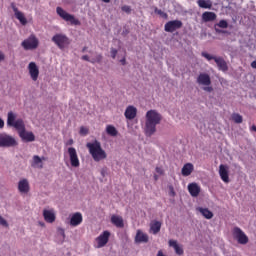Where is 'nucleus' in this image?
Wrapping results in <instances>:
<instances>
[{
  "instance_id": "obj_1",
  "label": "nucleus",
  "mask_w": 256,
  "mask_h": 256,
  "mask_svg": "<svg viewBox=\"0 0 256 256\" xmlns=\"http://www.w3.org/2000/svg\"><path fill=\"white\" fill-rule=\"evenodd\" d=\"M163 116L157 110H149L146 113L145 135L151 137L157 132V125L161 124Z\"/></svg>"
},
{
  "instance_id": "obj_2",
  "label": "nucleus",
  "mask_w": 256,
  "mask_h": 256,
  "mask_svg": "<svg viewBox=\"0 0 256 256\" xmlns=\"http://www.w3.org/2000/svg\"><path fill=\"white\" fill-rule=\"evenodd\" d=\"M86 147L92 157V159L99 163V161H104L107 159V152L104 151L103 147H101V142L95 140L94 142H88Z\"/></svg>"
},
{
  "instance_id": "obj_3",
  "label": "nucleus",
  "mask_w": 256,
  "mask_h": 256,
  "mask_svg": "<svg viewBox=\"0 0 256 256\" xmlns=\"http://www.w3.org/2000/svg\"><path fill=\"white\" fill-rule=\"evenodd\" d=\"M202 57L207 59V61H215L219 71H223L224 73L229 71V66L223 57L212 56L207 52H202Z\"/></svg>"
},
{
  "instance_id": "obj_4",
  "label": "nucleus",
  "mask_w": 256,
  "mask_h": 256,
  "mask_svg": "<svg viewBox=\"0 0 256 256\" xmlns=\"http://www.w3.org/2000/svg\"><path fill=\"white\" fill-rule=\"evenodd\" d=\"M52 42L60 49L63 51V49H67L69 45H71V40L67 35L65 34H56L52 37Z\"/></svg>"
},
{
  "instance_id": "obj_5",
  "label": "nucleus",
  "mask_w": 256,
  "mask_h": 256,
  "mask_svg": "<svg viewBox=\"0 0 256 256\" xmlns=\"http://www.w3.org/2000/svg\"><path fill=\"white\" fill-rule=\"evenodd\" d=\"M21 47H23L25 51H34V49L39 47V38L35 36V34H31L27 39L22 41Z\"/></svg>"
},
{
  "instance_id": "obj_6",
  "label": "nucleus",
  "mask_w": 256,
  "mask_h": 256,
  "mask_svg": "<svg viewBox=\"0 0 256 256\" xmlns=\"http://www.w3.org/2000/svg\"><path fill=\"white\" fill-rule=\"evenodd\" d=\"M56 13L57 15H59V17H61V19H63L64 21H68L69 23H71V25H81L79 19H76L74 15L67 13V11H65L61 7L56 8Z\"/></svg>"
},
{
  "instance_id": "obj_7",
  "label": "nucleus",
  "mask_w": 256,
  "mask_h": 256,
  "mask_svg": "<svg viewBox=\"0 0 256 256\" xmlns=\"http://www.w3.org/2000/svg\"><path fill=\"white\" fill-rule=\"evenodd\" d=\"M232 235L233 238L239 243V245H247V243H249V237L239 227L233 228Z\"/></svg>"
},
{
  "instance_id": "obj_8",
  "label": "nucleus",
  "mask_w": 256,
  "mask_h": 256,
  "mask_svg": "<svg viewBox=\"0 0 256 256\" xmlns=\"http://www.w3.org/2000/svg\"><path fill=\"white\" fill-rule=\"evenodd\" d=\"M15 119H17V116L15 115V113L8 112L7 125L9 127H14L15 130L17 131L18 129L23 127V125H25V122H23V119H17V120Z\"/></svg>"
},
{
  "instance_id": "obj_9",
  "label": "nucleus",
  "mask_w": 256,
  "mask_h": 256,
  "mask_svg": "<svg viewBox=\"0 0 256 256\" xmlns=\"http://www.w3.org/2000/svg\"><path fill=\"white\" fill-rule=\"evenodd\" d=\"M17 131L19 137L25 143H33V141H35V134H33V132L25 130V124H23L21 128H18Z\"/></svg>"
},
{
  "instance_id": "obj_10",
  "label": "nucleus",
  "mask_w": 256,
  "mask_h": 256,
  "mask_svg": "<svg viewBox=\"0 0 256 256\" xmlns=\"http://www.w3.org/2000/svg\"><path fill=\"white\" fill-rule=\"evenodd\" d=\"M111 237V232L108 230L103 231L98 237L95 238L96 249H102L107 243H109V238Z\"/></svg>"
},
{
  "instance_id": "obj_11",
  "label": "nucleus",
  "mask_w": 256,
  "mask_h": 256,
  "mask_svg": "<svg viewBox=\"0 0 256 256\" xmlns=\"http://www.w3.org/2000/svg\"><path fill=\"white\" fill-rule=\"evenodd\" d=\"M17 140L13 136L7 134L0 135V147H16Z\"/></svg>"
},
{
  "instance_id": "obj_12",
  "label": "nucleus",
  "mask_w": 256,
  "mask_h": 256,
  "mask_svg": "<svg viewBox=\"0 0 256 256\" xmlns=\"http://www.w3.org/2000/svg\"><path fill=\"white\" fill-rule=\"evenodd\" d=\"M68 155L71 167L77 168L81 165V162L79 161V155H77V149H75L74 147H69Z\"/></svg>"
},
{
  "instance_id": "obj_13",
  "label": "nucleus",
  "mask_w": 256,
  "mask_h": 256,
  "mask_svg": "<svg viewBox=\"0 0 256 256\" xmlns=\"http://www.w3.org/2000/svg\"><path fill=\"white\" fill-rule=\"evenodd\" d=\"M183 27V22L180 20H172L165 24L164 30L166 33H174V31H177V29H181Z\"/></svg>"
},
{
  "instance_id": "obj_14",
  "label": "nucleus",
  "mask_w": 256,
  "mask_h": 256,
  "mask_svg": "<svg viewBox=\"0 0 256 256\" xmlns=\"http://www.w3.org/2000/svg\"><path fill=\"white\" fill-rule=\"evenodd\" d=\"M11 9L14 11L15 17L18 19V21H20L21 25H27V18H25V14L19 11V8H17L15 2L11 3Z\"/></svg>"
},
{
  "instance_id": "obj_15",
  "label": "nucleus",
  "mask_w": 256,
  "mask_h": 256,
  "mask_svg": "<svg viewBox=\"0 0 256 256\" xmlns=\"http://www.w3.org/2000/svg\"><path fill=\"white\" fill-rule=\"evenodd\" d=\"M28 71L32 81H37V79H39V67H37L35 62L29 63Z\"/></svg>"
},
{
  "instance_id": "obj_16",
  "label": "nucleus",
  "mask_w": 256,
  "mask_h": 256,
  "mask_svg": "<svg viewBox=\"0 0 256 256\" xmlns=\"http://www.w3.org/2000/svg\"><path fill=\"white\" fill-rule=\"evenodd\" d=\"M198 85H204V87H208L211 85V76L207 73H200L197 77Z\"/></svg>"
},
{
  "instance_id": "obj_17",
  "label": "nucleus",
  "mask_w": 256,
  "mask_h": 256,
  "mask_svg": "<svg viewBox=\"0 0 256 256\" xmlns=\"http://www.w3.org/2000/svg\"><path fill=\"white\" fill-rule=\"evenodd\" d=\"M43 217H44V220L46 221V223H55V219H57V217L55 216L54 209H50V210L44 209Z\"/></svg>"
},
{
  "instance_id": "obj_18",
  "label": "nucleus",
  "mask_w": 256,
  "mask_h": 256,
  "mask_svg": "<svg viewBox=\"0 0 256 256\" xmlns=\"http://www.w3.org/2000/svg\"><path fill=\"white\" fill-rule=\"evenodd\" d=\"M81 223H83V215L81 212L74 213L70 219L71 227H78V225H81Z\"/></svg>"
},
{
  "instance_id": "obj_19",
  "label": "nucleus",
  "mask_w": 256,
  "mask_h": 256,
  "mask_svg": "<svg viewBox=\"0 0 256 256\" xmlns=\"http://www.w3.org/2000/svg\"><path fill=\"white\" fill-rule=\"evenodd\" d=\"M219 175L224 183H229V168L223 164L219 166Z\"/></svg>"
},
{
  "instance_id": "obj_20",
  "label": "nucleus",
  "mask_w": 256,
  "mask_h": 256,
  "mask_svg": "<svg viewBox=\"0 0 256 256\" xmlns=\"http://www.w3.org/2000/svg\"><path fill=\"white\" fill-rule=\"evenodd\" d=\"M188 191L191 197H199V193H201V187L198 183H190L188 184Z\"/></svg>"
},
{
  "instance_id": "obj_21",
  "label": "nucleus",
  "mask_w": 256,
  "mask_h": 256,
  "mask_svg": "<svg viewBox=\"0 0 256 256\" xmlns=\"http://www.w3.org/2000/svg\"><path fill=\"white\" fill-rule=\"evenodd\" d=\"M135 243H149V236L141 230H137Z\"/></svg>"
},
{
  "instance_id": "obj_22",
  "label": "nucleus",
  "mask_w": 256,
  "mask_h": 256,
  "mask_svg": "<svg viewBox=\"0 0 256 256\" xmlns=\"http://www.w3.org/2000/svg\"><path fill=\"white\" fill-rule=\"evenodd\" d=\"M124 115L126 119H129L130 121L135 119V117H137V108H135L134 106H128Z\"/></svg>"
},
{
  "instance_id": "obj_23",
  "label": "nucleus",
  "mask_w": 256,
  "mask_h": 256,
  "mask_svg": "<svg viewBox=\"0 0 256 256\" xmlns=\"http://www.w3.org/2000/svg\"><path fill=\"white\" fill-rule=\"evenodd\" d=\"M29 180L22 179L18 182V190L20 193H29Z\"/></svg>"
},
{
  "instance_id": "obj_24",
  "label": "nucleus",
  "mask_w": 256,
  "mask_h": 256,
  "mask_svg": "<svg viewBox=\"0 0 256 256\" xmlns=\"http://www.w3.org/2000/svg\"><path fill=\"white\" fill-rule=\"evenodd\" d=\"M161 222L154 220L150 223V230L149 233H152V235H157L161 231Z\"/></svg>"
},
{
  "instance_id": "obj_25",
  "label": "nucleus",
  "mask_w": 256,
  "mask_h": 256,
  "mask_svg": "<svg viewBox=\"0 0 256 256\" xmlns=\"http://www.w3.org/2000/svg\"><path fill=\"white\" fill-rule=\"evenodd\" d=\"M111 223L115 225L118 229H123L125 227V223L123 222V217L113 215L111 217Z\"/></svg>"
},
{
  "instance_id": "obj_26",
  "label": "nucleus",
  "mask_w": 256,
  "mask_h": 256,
  "mask_svg": "<svg viewBox=\"0 0 256 256\" xmlns=\"http://www.w3.org/2000/svg\"><path fill=\"white\" fill-rule=\"evenodd\" d=\"M168 245L169 247H173L176 255H183L185 253L183 247L179 246L176 240H169Z\"/></svg>"
},
{
  "instance_id": "obj_27",
  "label": "nucleus",
  "mask_w": 256,
  "mask_h": 256,
  "mask_svg": "<svg viewBox=\"0 0 256 256\" xmlns=\"http://www.w3.org/2000/svg\"><path fill=\"white\" fill-rule=\"evenodd\" d=\"M215 19H217V14H215V12L206 11L202 14V21H204V23L215 21Z\"/></svg>"
},
{
  "instance_id": "obj_28",
  "label": "nucleus",
  "mask_w": 256,
  "mask_h": 256,
  "mask_svg": "<svg viewBox=\"0 0 256 256\" xmlns=\"http://www.w3.org/2000/svg\"><path fill=\"white\" fill-rule=\"evenodd\" d=\"M31 167L35 169H43V159L38 155H34L31 162Z\"/></svg>"
},
{
  "instance_id": "obj_29",
  "label": "nucleus",
  "mask_w": 256,
  "mask_h": 256,
  "mask_svg": "<svg viewBox=\"0 0 256 256\" xmlns=\"http://www.w3.org/2000/svg\"><path fill=\"white\" fill-rule=\"evenodd\" d=\"M194 166L192 163H186L182 167V175L183 177H189L193 173Z\"/></svg>"
},
{
  "instance_id": "obj_30",
  "label": "nucleus",
  "mask_w": 256,
  "mask_h": 256,
  "mask_svg": "<svg viewBox=\"0 0 256 256\" xmlns=\"http://www.w3.org/2000/svg\"><path fill=\"white\" fill-rule=\"evenodd\" d=\"M196 211L201 213V215L205 219H213V212H211V210H209L208 208L198 207L196 208Z\"/></svg>"
},
{
  "instance_id": "obj_31",
  "label": "nucleus",
  "mask_w": 256,
  "mask_h": 256,
  "mask_svg": "<svg viewBox=\"0 0 256 256\" xmlns=\"http://www.w3.org/2000/svg\"><path fill=\"white\" fill-rule=\"evenodd\" d=\"M197 5L200 9H211L213 2L211 0H197Z\"/></svg>"
},
{
  "instance_id": "obj_32",
  "label": "nucleus",
  "mask_w": 256,
  "mask_h": 256,
  "mask_svg": "<svg viewBox=\"0 0 256 256\" xmlns=\"http://www.w3.org/2000/svg\"><path fill=\"white\" fill-rule=\"evenodd\" d=\"M106 133H107V135H110V137H117L119 132L117 131V128H115V126L107 125L106 126Z\"/></svg>"
},
{
  "instance_id": "obj_33",
  "label": "nucleus",
  "mask_w": 256,
  "mask_h": 256,
  "mask_svg": "<svg viewBox=\"0 0 256 256\" xmlns=\"http://www.w3.org/2000/svg\"><path fill=\"white\" fill-rule=\"evenodd\" d=\"M154 13H156V15H159L160 17H162V19H167L169 16L167 15V13L163 12V10L155 7L154 8Z\"/></svg>"
},
{
  "instance_id": "obj_34",
  "label": "nucleus",
  "mask_w": 256,
  "mask_h": 256,
  "mask_svg": "<svg viewBox=\"0 0 256 256\" xmlns=\"http://www.w3.org/2000/svg\"><path fill=\"white\" fill-rule=\"evenodd\" d=\"M232 121H234V123H243V116H241L240 114L234 113L232 114Z\"/></svg>"
},
{
  "instance_id": "obj_35",
  "label": "nucleus",
  "mask_w": 256,
  "mask_h": 256,
  "mask_svg": "<svg viewBox=\"0 0 256 256\" xmlns=\"http://www.w3.org/2000/svg\"><path fill=\"white\" fill-rule=\"evenodd\" d=\"M103 61V55L96 54L94 58L91 59V63L95 65V63H101Z\"/></svg>"
},
{
  "instance_id": "obj_36",
  "label": "nucleus",
  "mask_w": 256,
  "mask_h": 256,
  "mask_svg": "<svg viewBox=\"0 0 256 256\" xmlns=\"http://www.w3.org/2000/svg\"><path fill=\"white\" fill-rule=\"evenodd\" d=\"M216 27H220V29H227V27H229V23L227 20H220L218 24H216Z\"/></svg>"
},
{
  "instance_id": "obj_37",
  "label": "nucleus",
  "mask_w": 256,
  "mask_h": 256,
  "mask_svg": "<svg viewBox=\"0 0 256 256\" xmlns=\"http://www.w3.org/2000/svg\"><path fill=\"white\" fill-rule=\"evenodd\" d=\"M0 225H2V227H9V223H7V220L2 216H0Z\"/></svg>"
},
{
  "instance_id": "obj_38",
  "label": "nucleus",
  "mask_w": 256,
  "mask_h": 256,
  "mask_svg": "<svg viewBox=\"0 0 256 256\" xmlns=\"http://www.w3.org/2000/svg\"><path fill=\"white\" fill-rule=\"evenodd\" d=\"M89 133V129L88 128H86V127H81L80 128V135H87Z\"/></svg>"
},
{
  "instance_id": "obj_39",
  "label": "nucleus",
  "mask_w": 256,
  "mask_h": 256,
  "mask_svg": "<svg viewBox=\"0 0 256 256\" xmlns=\"http://www.w3.org/2000/svg\"><path fill=\"white\" fill-rule=\"evenodd\" d=\"M121 9L124 11V13H131V6L124 5L121 7Z\"/></svg>"
},
{
  "instance_id": "obj_40",
  "label": "nucleus",
  "mask_w": 256,
  "mask_h": 256,
  "mask_svg": "<svg viewBox=\"0 0 256 256\" xmlns=\"http://www.w3.org/2000/svg\"><path fill=\"white\" fill-rule=\"evenodd\" d=\"M110 53H111L112 59H115V57H117L118 51H117V49H115V48H111Z\"/></svg>"
},
{
  "instance_id": "obj_41",
  "label": "nucleus",
  "mask_w": 256,
  "mask_h": 256,
  "mask_svg": "<svg viewBox=\"0 0 256 256\" xmlns=\"http://www.w3.org/2000/svg\"><path fill=\"white\" fill-rule=\"evenodd\" d=\"M155 171L156 173H158V175H163L165 173V171L161 167H156Z\"/></svg>"
},
{
  "instance_id": "obj_42",
  "label": "nucleus",
  "mask_w": 256,
  "mask_h": 256,
  "mask_svg": "<svg viewBox=\"0 0 256 256\" xmlns=\"http://www.w3.org/2000/svg\"><path fill=\"white\" fill-rule=\"evenodd\" d=\"M203 91H206L207 93H212L213 88L209 85V86L203 87Z\"/></svg>"
},
{
  "instance_id": "obj_43",
  "label": "nucleus",
  "mask_w": 256,
  "mask_h": 256,
  "mask_svg": "<svg viewBox=\"0 0 256 256\" xmlns=\"http://www.w3.org/2000/svg\"><path fill=\"white\" fill-rule=\"evenodd\" d=\"M81 59L82 61H88V63H91V58H89V55H83Z\"/></svg>"
},
{
  "instance_id": "obj_44",
  "label": "nucleus",
  "mask_w": 256,
  "mask_h": 256,
  "mask_svg": "<svg viewBox=\"0 0 256 256\" xmlns=\"http://www.w3.org/2000/svg\"><path fill=\"white\" fill-rule=\"evenodd\" d=\"M60 235H62L63 239H65V230L63 228L58 229Z\"/></svg>"
},
{
  "instance_id": "obj_45",
  "label": "nucleus",
  "mask_w": 256,
  "mask_h": 256,
  "mask_svg": "<svg viewBox=\"0 0 256 256\" xmlns=\"http://www.w3.org/2000/svg\"><path fill=\"white\" fill-rule=\"evenodd\" d=\"M215 31H216V33H227V31L221 30V29H219L217 27H215Z\"/></svg>"
},
{
  "instance_id": "obj_46",
  "label": "nucleus",
  "mask_w": 256,
  "mask_h": 256,
  "mask_svg": "<svg viewBox=\"0 0 256 256\" xmlns=\"http://www.w3.org/2000/svg\"><path fill=\"white\" fill-rule=\"evenodd\" d=\"M0 61H5V54L0 51Z\"/></svg>"
},
{
  "instance_id": "obj_47",
  "label": "nucleus",
  "mask_w": 256,
  "mask_h": 256,
  "mask_svg": "<svg viewBox=\"0 0 256 256\" xmlns=\"http://www.w3.org/2000/svg\"><path fill=\"white\" fill-rule=\"evenodd\" d=\"M3 127H5V121L0 118V129H3Z\"/></svg>"
},
{
  "instance_id": "obj_48",
  "label": "nucleus",
  "mask_w": 256,
  "mask_h": 256,
  "mask_svg": "<svg viewBox=\"0 0 256 256\" xmlns=\"http://www.w3.org/2000/svg\"><path fill=\"white\" fill-rule=\"evenodd\" d=\"M250 65L252 69H256V60L252 61Z\"/></svg>"
},
{
  "instance_id": "obj_49",
  "label": "nucleus",
  "mask_w": 256,
  "mask_h": 256,
  "mask_svg": "<svg viewBox=\"0 0 256 256\" xmlns=\"http://www.w3.org/2000/svg\"><path fill=\"white\" fill-rule=\"evenodd\" d=\"M120 63H122V65H127V60L125 59V57L120 60Z\"/></svg>"
},
{
  "instance_id": "obj_50",
  "label": "nucleus",
  "mask_w": 256,
  "mask_h": 256,
  "mask_svg": "<svg viewBox=\"0 0 256 256\" xmlns=\"http://www.w3.org/2000/svg\"><path fill=\"white\" fill-rule=\"evenodd\" d=\"M154 181H159V176L157 174H154Z\"/></svg>"
},
{
  "instance_id": "obj_51",
  "label": "nucleus",
  "mask_w": 256,
  "mask_h": 256,
  "mask_svg": "<svg viewBox=\"0 0 256 256\" xmlns=\"http://www.w3.org/2000/svg\"><path fill=\"white\" fill-rule=\"evenodd\" d=\"M67 145H73V139L68 140Z\"/></svg>"
},
{
  "instance_id": "obj_52",
  "label": "nucleus",
  "mask_w": 256,
  "mask_h": 256,
  "mask_svg": "<svg viewBox=\"0 0 256 256\" xmlns=\"http://www.w3.org/2000/svg\"><path fill=\"white\" fill-rule=\"evenodd\" d=\"M103 3H111V0H102Z\"/></svg>"
},
{
  "instance_id": "obj_53",
  "label": "nucleus",
  "mask_w": 256,
  "mask_h": 256,
  "mask_svg": "<svg viewBox=\"0 0 256 256\" xmlns=\"http://www.w3.org/2000/svg\"><path fill=\"white\" fill-rule=\"evenodd\" d=\"M85 51H87V46H85V47L82 49V53H85Z\"/></svg>"
},
{
  "instance_id": "obj_54",
  "label": "nucleus",
  "mask_w": 256,
  "mask_h": 256,
  "mask_svg": "<svg viewBox=\"0 0 256 256\" xmlns=\"http://www.w3.org/2000/svg\"><path fill=\"white\" fill-rule=\"evenodd\" d=\"M251 129H252V131H255V132H256V126H255V125H253V126L251 127Z\"/></svg>"
},
{
  "instance_id": "obj_55",
  "label": "nucleus",
  "mask_w": 256,
  "mask_h": 256,
  "mask_svg": "<svg viewBox=\"0 0 256 256\" xmlns=\"http://www.w3.org/2000/svg\"><path fill=\"white\" fill-rule=\"evenodd\" d=\"M42 161H47V158L45 156H42Z\"/></svg>"
},
{
  "instance_id": "obj_56",
  "label": "nucleus",
  "mask_w": 256,
  "mask_h": 256,
  "mask_svg": "<svg viewBox=\"0 0 256 256\" xmlns=\"http://www.w3.org/2000/svg\"><path fill=\"white\" fill-rule=\"evenodd\" d=\"M102 176L105 177V172H101Z\"/></svg>"
}]
</instances>
